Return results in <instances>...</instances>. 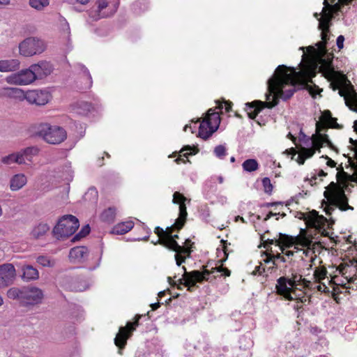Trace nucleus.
Segmentation results:
<instances>
[{
  "label": "nucleus",
  "mask_w": 357,
  "mask_h": 357,
  "mask_svg": "<svg viewBox=\"0 0 357 357\" xmlns=\"http://www.w3.org/2000/svg\"><path fill=\"white\" fill-rule=\"evenodd\" d=\"M289 70L290 68L284 65L279 66L273 76L267 81L268 93L266 97L268 101L255 100L246 103L248 114L250 119H255L265 107L273 108L277 105L279 98L283 100L290 98L296 91L297 85H305V77L301 72L291 68V73H289Z\"/></svg>",
  "instance_id": "f257e3e1"
},
{
  "label": "nucleus",
  "mask_w": 357,
  "mask_h": 357,
  "mask_svg": "<svg viewBox=\"0 0 357 357\" xmlns=\"http://www.w3.org/2000/svg\"><path fill=\"white\" fill-rule=\"evenodd\" d=\"M27 178L24 174H17L13 176L10 180V189L17 191L22 188L26 183Z\"/></svg>",
  "instance_id": "412c9836"
},
{
  "label": "nucleus",
  "mask_w": 357,
  "mask_h": 357,
  "mask_svg": "<svg viewBox=\"0 0 357 357\" xmlns=\"http://www.w3.org/2000/svg\"><path fill=\"white\" fill-rule=\"evenodd\" d=\"M326 129L325 126L321 125L319 122L316 123V131L317 134L312 135L311 139V144L312 148H303L301 151V153L306 158H310L313 156L315 153V150H318L320 152V149L326 144L328 147L332 148L333 144L330 141L327 135H323L321 132Z\"/></svg>",
  "instance_id": "6e6552de"
},
{
  "label": "nucleus",
  "mask_w": 357,
  "mask_h": 357,
  "mask_svg": "<svg viewBox=\"0 0 357 357\" xmlns=\"http://www.w3.org/2000/svg\"><path fill=\"white\" fill-rule=\"evenodd\" d=\"M96 4L98 12H100L107 6V2L105 0H98Z\"/></svg>",
  "instance_id": "603ef678"
},
{
  "label": "nucleus",
  "mask_w": 357,
  "mask_h": 357,
  "mask_svg": "<svg viewBox=\"0 0 357 357\" xmlns=\"http://www.w3.org/2000/svg\"><path fill=\"white\" fill-rule=\"evenodd\" d=\"M206 120L210 121V122H211V124H213V126L215 125L217 128L218 127L220 121L219 114L218 112H214L213 109H208V116Z\"/></svg>",
  "instance_id": "58836bf2"
},
{
  "label": "nucleus",
  "mask_w": 357,
  "mask_h": 357,
  "mask_svg": "<svg viewBox=\"0 0 357 357\" xmlns=\"http://www.w3.org/2000/svg\"><path fill=\"white\" fill-rule=\"evenodd\" d=\"M49 229L50 227L47 224L40 223L33 229L31 235L34 238L38 239L45 236Z\"/></svg>",
  "instance_id": "bb28decb"
},
{
  "label": "nucleus",
  "mask_w": 357,
  "mask_h": 357,
  "mask_svg": "<svg viewBox=\"0 0 357 357\" xmlns=\"http://www.w3.org/2000/svg\"><path fill=\"white\" fill-rule=\"evenodd\" d=\"M93 109L91 103L87 102H80L77 104V113L82 115H87Z\"/></svg>",
  "instance_id": "f704fd0d"
},
{
  "label": "nucleus",
  "mask_w": 357,
  "mask_h": 357,
  "mask_svg": "<svg viewBox=\"0 0 357 357\" xmlns=\"http://www.w3.org/2000/svg\"><path fill=\"white\" fill-rule=\"evenodd\" d=\"M336 177L337 181H348L351 176L342 170L337 174Z\"/></svg>",
  "instance_id": "8fccbe9b"
},
{
  "label": "nucleus",
  "mask_w": 357,
  "mask_h": 357,
  "mask_svg": "<svg viewBox=\"0 0 357 357\" xmlns=\"http://www.w3.org/2000/svg\"><path fill=\"white\" fill-rule=\"evenodd\" d=\"M225 109L226 112H229L231 109V103L229 102H224Z\"/></svg>",
  "instance_id": "e2e57ef3"
},
{
  "label": "nucleus",
  "mask_w": 357,
  "mask_h": 357,
  "mask_svg": "<svg viewBox=\"0 0 357 357\" xmlns=\"http://www.w3.org/2000/svg\"><path fill=\"white\" fill-rule=\"evenodd\" d=\"M213 152L216 157L222 159L227 154V149L225 146L218 145L215 147Z\"/></svg>",
  "instance_id": "a18cd8bd"
},
{
  "label": "nucleus",
  "mask_w": 357,
  "mask_h": 357,
  "mask_svg": "<svg viewBox=\"0 0 357 357\" xmlns=\"http://www.w3.org/2000/svg\"><path fill=\"white\" fill-rule=\"evenodd\" d=\"M268 242L270 244H273L275 243L277 245H282L283 246L289 248L294 244L295 241L294 237L280 233L278 239H268Z\"/></svg>",
  "instance_id": "b1692460"
},
{
  "label": "nucleus",
  "mask_w": 357,
  "mask_h": 357,
  "mask_svg": "<svg viewBox=\"0 0 357 357\" xmlns=\"http://www.w3.org/2000/svg\"><path fill=\"white\" fill-rule=\"evenodd\" d=\"M350 264H347L345 267H344L342 270H340V272L342 273L343 275H346L348 272H351V269L353 268L354 274L353 276H345L347 280H348V282H354V280L357 278V259H352L349 261Z\"/></svg>",
  "instance_id": "a878e982"
},
{
  "label": "nucleus",
  "mask_w": 357,
  "mask_h": 357,
  "mask_svg": "<svg viewBox=\"0 0 357 357\" xmlns=\"http://www.w3.org/2000/svg\"><path fill=\"white\" fill-rule=\"evenodd\" d=\"M327 175V173H326L324 171H323L322 169L321 170H319V172L317 174H314V175H312L311 176L310 178H307V180L310 181V184L312 185H313L314 184H316V180L317 178V176H319V177H323V176H326Z\"/></svg>",
  "instance_id": "de8ad7c7"
},
{
  "label": "nucleus",
  "mask_w": 357,
  "mask_h": 357,
  "mask_svg": "<svg viewBox=\"0 0 357 357\" xmlns=\"http://www.w3.org/2000/svg\"><path fill=\"white\" fill-rule=\"evenodd\" d=\"M289 285V280L287 278L282 276L278 279L276 284L277 293L279 295L282 296L285 299L288 301H293L294 298L291 296V293L294 292L292 287Z\"/></svg>",
  "instance_id": "dca6fc26"
},
{
  "label": "nucleus",
  "mask_w": 357,
  "mask_h": 357,
  "mask_svg": "<svg viewBox=\"0 0 357 357\" xmlns=\"http://www.w3.org/2000/svg\"><path fill=\"white\" fill-rule=\"evenodd\" d=\"M20 156L21 155H19V152L17 151L3 157L1 161L6 165H10L14 163L22 165Z\"/></svg>",
  "instance_id": "cd10ccee"
},
{
  "label": "nucleus",
  "mask_w": 357,
  "mask_h": 357,
  "mask_svg": "<svg viewBox=\"0 0 357 357\" xmlns=\"http://www.w3.org/2000/svg\"><path fill=\"white\" fill-rule=\"evenodd\" d=\"M44 294L41 289L35 286L22 287V301L25 305H34L42 303Z\"/></svg>",
  "instance_id": "9d476101"
},
{
  "label": "nucleus",
  "mask_w": 357,
  "mask_h": 357,
  "mask_svg": "<svg viewBox=\"0 0 357 357\" xmlns=\"http://www.w3.org/2000/svg\"><path fill=\"white\" fill-rule=\"evenodd\" d=\"M60 176L67 184L73 180V171L72 170L70 165H66L63 168L62 175Z\"/></svg>",
  "instance_id": "c9c22d12"
},
{
  "label": "nucleus",
  "mask_w": 357,
  "mask_h": 357,
  "mask_svg": "<svg viewBox=\"0 0 357 357\" xmlns=\"http://www.w3.org/2000/svg\"><path fill=\"white\" fill-rule=\"evenodd\" d=\"M321 158L327 160V162H326V165L328 166V167H335L336 165V162L333 160L332 159H331L328 155H322Z\"/></svg>",
  "instance_id": "4d7b16f0"
},
{
  "label": "nucleus",
  "mask_w": 357,
  "mask_h": 357,
  "mask_svg": "<svg viewBox=\"0 0 357 357\" xmlns=\"http://www.w3.org/2000/svg\"><path fill=\"white\" fill-rule=\"evenodd\" d=\"M262 184L264 188V190L267 193H270L273 190V185L271 184L270 178L265 177L262 179Z\"/></svg>",
  "instance_id": "49530a36"
},
{
  "label": "nucleus",
  "mask_w": 357,
  "mask_h": 357,
  "mask_svg": "<svg viewBox=\"0 0 357 357\" xmlns=\"http://www.w3.org/2000/svg\"><path fill=\"white\" fill-rule=\"evenodd\" d=\"M18 152L19 155H21L22 165H23L26 164V162H31L33 157L38 155L40 149L37 146H31L22 149Z\"/></svg>",
  "instance_id": "f3484780"
},
{
  "label": "nucleus",
  "mask_w": 357,
  "mask_h": 357,
  "mask_svg": "<svg viewBox=\"0 0 357 357\" xmlns=\"http://www.w3.org/2000/svg\"><path fill=\"white\" fill-rule=\"evenodd\" d=\"M35 135L50 144H59L67 137L66 131L61 127L40 123L36 126Z\"/></svg>",
  "instance_id": "423d86ee"
},
{
  "label": "nucleus",
  "mask_w": 357,
  "mask_h": 357,
  "mask_svg": "<svg viewBox=\"0 0 357 357\" xmlns=\"http://www.w3.org/2000/svg\"><path fill=\"white\" fill-rule=\"evenodd\" d=\"M264 262L267 264V263H269V262H273V259H272V257L271 255H269V256H266V257L265 259H263Z\"/></svg>",
  "instance_id": "774afa93"
},
{
  "label": "nucleus",
  "mask_w": 357,
  "mask_h": 357,
  "mask_svg": "<svg viewBox=\"0 0 357 357\" xmlns=\"http://www.w3.org/2000/svg\"><path fill=\"white\" fill-rule=\"evenodd\" d=\"M7 296L9 298L18 299L21 302L22 301V287L18 288H10L8 292Z\"/></svg>",
  "instance_id": "4c0bfd02"
},
{
  "label": "nucleus",
  "mask_w": 357,
  "mask_h": 357,
  "mask_svg": "<svg viewBox=\"0 0 357 357\" xmlns=\"http://www.w3.org/2000/svg\"><path fill=\"white\" fill-rule=\"evenodd\" d=\"M280 215V213H277L269 212V213L266 215V218H264V221L268 220L269 218H271V217L277 216V215Z\"/></svg>",
  "instance_id": "0e129e2a"
},
{
  "label": "nucleus",
  "mask_w": 357,
  "mask_h": 357,
  "mask_svg": "<svg viewBox=\"0 0 357 357\" xmlns=\"http://www.w3.org/2000/svg\"><path fill=\"white\" fill-rule=\"evenodd\" d=\"M324 117L326 119L328 123L331 125H333L334 123H336L337 119L332 117L331 113L330 111L327 110L325 111L324 113Z\"/></svg>",
  "instance_id": "09e8293b"
},
{
  "label": "nucleus",
  "mask_w": 357,
  "mask_h": 357,
  "mask_svg": "<svg viewBox=\"0 0 357 357\" xmlns=\"http://www.w3.org/2000/svg\"><path fill=\"white\" fill-rule=\"evenodd\" d=\"M326 188L324 196L327 202L323 201L322 205L324 203L326 204L324 211L327 215H330L337 207L343 211L354 209L348 204V199L344 190L337 183L332 181Z\"/></svg>",
  "instance_id": "39448f33"
},
{
  "label": "nucleus",
  "mask_w": 357,
  "mask_h": 357,
  "mask_svg": "<svg viewBox=\"0 0 357 357\" xmlns=\"http://www.w3.org/2000/svg\"><path fill=\"white\" fill-rule=\"evenodd\" d=\"M116 215V210L114 208L109 207L105 210L101 214V219L104 222H112L114 221Z\"/></svg>",
  "instance_id": "473e14b6"
},
{
  "label": "nucleus",
  "mask_w": 357,
  "mask_h": 357,
  "mask_svg": "<svg viewBox=\"0 0 357 357\" xmlns=\"http://www.w3.org/2000/svg\"><path fill=\"white\" fill-rule=\"evenodd\" d=\"M85 199L95 202L98 199V191L95 188H90L84 195Z\"/></svg>",
  "instance_id": "37998d69"
},
{
  "label": "nucleus",
  "mask_w": 357,
  "mask_h": 357,
  "mask_svg": "<svg viewBox=\"0 0 357 357\" xmlns=\"http://www.w3.org/2000/svg\"><path fill=\"white\" fill-rule=\"evenodd\" d=\"M133 227L134 222L132 221L120 222L113 227L112 233L116 235H123L130 231Z\"/></svg>",
  "instance_id": "4be33fe9"
},
{
  "label": "nucleus",
  "mask_w": 357,
  "mask_h": 357,
  "mask_svg": "<svg viewBox=\"0 0 357 357\" xmlns=\"http://www.w3.org/2000/svg\"><path fill=\"white\" fill-rule=\"evenodd\" d=\"M24 91L15 87H3L0 89V96L22 100L25 98Z\"/></svg>",
  "instance_id": "a211bd4d"
},
{
  "label": "nucleus",
  "mask_w": 357,
  "mask_h": 357,
  "mask_svg": "<svg viewBox=\"0 0 357 357\" xmlns=\"http://www.w3.org/2000/svg\"><path fill=\"white\" fill-rule=\"evenodd\" d=\"M36 262L43 267L53 268L56 265V260L47 255H39L36 258Z\"/></svg>",
  "instance_id": "c85d7f7f"
},
{
  "label": "nucleus",
  "mask_w": 357,
  "mask_h": 357,
  "mask_svg": "<svg viewBox=\"0 0 357 357\" xmlns=\"http://www.w3.org/2000/svg\"><path fill=\"white\" fill-rule=\"evenodd\" d=\"M32 72L34 73L35 79H43L50 75L53 68L50 63L47 61H40L31 66Z\"/></svg>",
  "instance_id": "2eb2a0df"
},
{
  "label": "nucleus",
  "mask_w": 357,
  "mask_h": 357,
  "mask_svg": "<svg viewBox=\"0 0 357 357\" xmlns=\"http://www.w3.org/2000/svg\"><path fill=\"white\" fill-rule=\"evenodd\" d=\"M77 67L82 72L84 78L86 80V83L84 86L82 87V89H89L92 86V77L91 74L89 73V70L82 64H78Z\"/></svg>",
  "instance_id": "c756f323"
},
{
  "label": "nucleus",
  "mask_w": 357,
  "mask_h": 357,
  "mask_svg": "<svg viewBox=\"0 0 357 357\" xmlns=\"http://www.w3.org/2000/svg\"><path fill=\"white\" fill-rule=\"evenodd\" d=\"M34 73L32 72L31 66L29 68L10 75L6 78V81L10 84L28 85L33 83L35 79Z\"/></svg>",
  "instance_id": "9b49d317"
},
{
  "label": "nucleus",
  "mask_w": 357,
  "mask_h": 357,
  "mask_svg": "<svg viewBox=\"0 0 357 357\" xmlns=\"http://www.w3.org/2000/svg\"><path fill=\"white\" fill-rule=\"evenodd\" d=\"M281 256L282 255L280 254H277L275 255H271L272 259H273V266L272 267H270L268 268V270H273V268H276L278 267V264H276V260H280Z\"/></svg>",
  "instance_id": "5fc2aeb1"
},
{
  "label": "nucleus",
  "mask_w": 357,
  "mask_h": 357,
  "mask_svg": "<svg viewBox=\"0 0 357 357\" xmlns=\"http://www.w3.org/2000/svg\"><path fill=\"white\" fill-rule=\"evenodd\" d=\"M79 226V220L75 216L65 215L54 227L53 234L57 239L67 238L73 234Z\"/></svg>",
  "instance_id": "0eeeda50"
},
{
  "label": "nucleus",
  "mask_w": 357,
  "mask_h": 357,
  "mask_svg": "<svg viewBox=\"0 0 357 357\" xmlns=\"http://www.w3.org/2000/svg\"><path fill=\"white\" fill-rule=\"evenodd\" d=\"M139 319H137L134 323L128 322L126 327H121L119 331L117 333L114 343L116 347L119 349H123L127 343V340L130 337V334L128 333V330L130 332L133 331L135 329V326L138 325Z\"/></svg>",
  "instance_id": "f8f14e48"
},
{
  "label": "nucleus",
  "mask_w": 357,
  "mask_h": 357,
  "mask_svg": "<svg viewBox=\"0 0 357 357\" xmlns=\"http://www.w3.org/2000/svg\"><path fill=\"white\" fill-rule=\"evenodd\" d=\"M73 290L76 291H83L89 288V284L86 281L82 280L80 282H74L71 286Z\"/></svg>",
  "instance_id": "ea45409f"
},
{
  "label": "nucleus",
  "mask_w": 357,
  "mask_h": 357,
  "mask_svg": "<svg viewBox=\"0 0 357 357\" xmlns=\"http://www.w3.org/2000/svg\"><path fill=\"white\" fill-rule=\"evenodd\" d=\"M29 6L38 11L43 10L45 7H47L49 3V0H29Z\"/></svg>",
  "instance_id": "72a5a7b5"
},
{
  "label": "nucleus",
  "mask_w": 357,
  "mask_h": 357,
  "mask_svg": "<svg viewBox=\"0 0 357 357\" xmlns=\"http://www.w3.org/2000/svg\"><path fill=\"white\" fill-rule=\"evenodd\" d=\"M349 142L355 146L356 149V153H357V140H354L352 138L349 139Z\"/></svg>",
  "instance_id": "338daca9"
},
{
  "label": "nucleus",
  "mask_w": 357,
  "mask_h": 357,
  "mask_svg": "<svg viewBox=\"0 0 357 357\" xmlns=\"http://www.w3.org/2000/svg\"><path fill=\"white\" fill-rule=\"evenodd\" d=\"M334 2H335V0H331V3H334ZM323 4L324 6L322 9V12L324 13V17H325V15L328 14V13L331 14V15L333 16L332 14L331 13V12H327V8H328V6H330V3H328V0H324Z\"/></svg>",
  "instance_id": "6e6d98bb"
},
{
  "label": "nucleus",
  "mask_w": 357,
  "mask_h": 357,
  "mask_svg": "<svg viewBox=\"0 0 357 357\" xmlns=\"http://www.w3.org/2000/svg\"><path fill=\"white\" fill-rule=\"evenodd\" d=\"M282 252L284 254L285 256H287V257H292L294 254V251H290V250H288V251H286V252H284V250L282 249Z\"/></svg>",
  "instance_id": "69168bd1"
},
{
  "label": "nucleus",
  "mask_w": 357,
  "mask_h": 357,
  "mask_svg": "<svg viewBox=\"0 0 357 357\" xmlns=\"http://www.w3.org/2000/svg\"><path fill=\"white\" fill-rule=\"evenodd\" d=\"M22 280L25 282L34 281L39 278L38 269L30 264H24L22 266Z\"/></svg>",
  "instance_id": "6ab92c4d"
},
{
  "label": "nucleus",
  "mask_w": 357,
  "mask_h": 357,
  "mask_svg": "<svg viewBox=\"0 0 357 357\" xmlns=\"http://www.w3.org/2000/svg\"><path fill=\"white\" fill-rule=\"evenodd\" d=\"M352 1V0H339L338 3H334L333 5L330 4L327 8V12H331L333 15V19L334 18V15L337 14L338 12L341 11V5L340 4H349Z\"/></svg>",
  "instance_id": "2f4dec72"
},
{
  "label": "nucleus",
  "mask_w": 357,
  "mask_h": 357,
  "mask_svg": "<svg viewBox=\"0 0 357 357\" xmlns=\"http://www.w3.org/2000/svg\"><path fill=\"white\" fill-rule=\"evenodd\" d=\"M266 270H265V268L264 267H262L261 266V263L260 264V265L259 266H257L255 268V270L253 271V274L254 275H262L264 273H265Z\"/></svg>",
  "instance_id": "864d4df0"
},
{
  "label": "nucleus",
  "mask_w": 357,
  "mask_h": 357,
  "mask_svg": "<svg viewBox=\"0 0 357 357\" xmlns=\"http://www.w3.org/2000/svg\"><path fill=\"white\" fill-rule=\"evenodd\" d=\"M344 41V38L343 36L340 35L337 37L336 43L339 49H342L343 47Z\"/></svg>",
  "instance_id": "13d9d810"
},
{
  "label": "nucleus",
  "mask_w": 357,
  "mask_h": 357,
  "mask_svg": "<svg viewBox=\"0 0 357 357\" xmlns=\"http://www.w3.org/2000/svg\"><path fill=\"white\" fill-rule=\"evenodd\" d=\"M333 16L331 14H326L323 19L319 20L318 28L321 31V37L322 41L316 43L317 46V54L319 56V63L323 68L324 73L326 77L330 79L339 81L342 85L339 90L340 96L344 97L345 104L350 109L357 112V93L350 81L344 75H339L333 67L332 60L328 59L326 60L323 58L326 54V43L329 40V28L331 24Z\"/></svg>",
  "instance_id": "f03ea898"
},
{
  "label": "nucleus",
  "mask_w": 357,
  "mask_h": 357,
  "mask_svg": "<svg viewBox=\"0 0 357 357\" xmlns=\"http://www.w3.org/2000/svg\"><path fill=\"white\" fill-rule=\"evenodd\" d=\"M294 238V243H297V244H299L301 245H302L303 247H310L311 245V243H312V241L306 237V236H298L296 238Z\"/></svg>",
  "instance_id": "79ce46f5"
},
{
  "label": "nucleus",
  "mask_w": 357,
  "mask_h": 357,
  "mask_svg": "<svg viewBox=\"0 0 357 357\" xmlns=\"http://www.w3.org/2000/svg\"><path fill=\"white\" fill-rule=\"evenodd\" d=\"M291 275L292 278L291 279H288L289 286H290L292 288H294L297 286L301 285L300 281L302 280V276L297 274H294L293 273H291Z\"/></svg>",
  "instance_id": "c03bdc74"
},
{
  "label": "nucleus",
  "mask_w": 357,
  "mask_h": 357,
  "mask_svg": "<svg viewBox=\"0 0 357 357\" xmlns=\"http://www.w3.org/2000/svg\"><path fill=\"white\" fill-rule=\"evenodd\" d=\"M217 130V126H213L210 121H206V119L203 121L199 128V135L204 139H208L215 130Z\"/></svg>",
  "instance_id": "aec40b11"
},
{
  "label": "nucleus",
  "mask_w": 357,
  "mask_h": 357,
  "mask_svg": "<svg viewBox=\"0 0 357 357\" xmlns=\"http://www.w3.org/2000/svg\"><path fill=\"white\" fill-rule=\"evenodd\" d=\"M242 167L244 171L252 172L258 169L259 163L255 159H248L243 162Z\"/></svg>",
  "instance_id": "7c9ffc66"
},
{
  "label": "nucleus",
  "mask_w": 357,
  "mask_h": 357,
  "mask_svg": "<svg viewBox=\"0 0 357 357\" xmlns=\"http://www.w3.org/2000/svg\"><path fill=\"white\" fill-rule=\"evenodd\" d=\"M90 232V227L89 225L82 227L81 231L77 234L72 239V241L75 242L79 241L81 238L85 237Z\"/></svg>",
  "instance_id": "a19ab883"
},
{
  "label": "nucleus",
  "mask_w": 357,
  "mask_h": 357,
  "mask_svg": "<svg viewBox=\"0 0 357 357\" xmlns=\"http://www.w3.org/2000/svg\"><path fill=\"white\" fill-rule=\"evenodd\" d=\"M314 278L316 280L320 281L325 278L326 276V271H320V270H316L314 273Z\"/></svg>",
  "instance_id": "3c124183"
},
{
  "label": "nucleus",
  "mask_w": 357,
  "mask_h": 357,
  "mask_svg": "<svg viewBox=\"0 0 357 357\" xmlns=\"http://www.w3.org/2000/svg\"><path fill=\"white\" fill-rule=\"evenodd\" d=\"M45 50V44L44 41L35 37H29L19 44L20 54L24 56L40 54Z\"/></svg>",
  "instance_id": "1a4fd4ad"
},
{
  "label": "nucleus",
  "mask_w": 357,
  "mask_h": 357,
  "mask_svg": "<svg viewBox=\"0 0 357 357\" xmlns=\"http://www.w3.org/2000/svg\"><path fill=\"white\" fill-rule=\"evenodd\" d=\"M25 99L31 104L44 105L49 101L50 93L43 90H31L26 93Z\"/></svg>",
  "instance_id": "ddd939ff"
},
{
  "label": "nucleus",
  "mask_w": 357,
  "mask_h": 357,
  "mask_svg": "<svg viewBox=\"0 0 357 357\" xmlns=\"http://www.w3.org/2000/svg\"><path fill=\"white\" fill-rule=\"evenodd\" d=\"M313 213L314 215L311 219V222L313 226L317 227L324 225L328 222L326 218L323 215H319L316 211H314Z\"/></svg>",
  "instance_id": "e433bc0d"
},
{
  "label": "nucleus",
  "mask_w": 357,
  "mask_h": 357,
  "mask_svg": "<svg viewBox=\"0 0 357 357\" xmlns=\"http://www.w3.org/2000/svg\"><path fill=\"white\" fill-rule=\"evenodd\" d=\"M300 282H301V285L303 286L304 287H307V288H308L310 284V282L307 280L305 278H302V280L300 281Z\"/></svg>",
  "instance_id": "680f3d73"
},
{
  "label": "nucleus",
  "mask_w": 357,
  "mask_h": 357,
  "mask_svg": "<svg viewBox=\"0 0 357 357\" xmlns=\"http://www.w3.org/2000/svg\"><path fill=\"white\" fill-rule=\"evenodd\" d=\"M87 255L88 249L86 247L78 246L70 250L69 257L73 259L82 260L87 257Z\"/></svg>",
  "instance_id": "393cba45"
},
{
  "label": "nucleus",
  "mask_w": 357,
  "mask_h": 357,
  "mask_svg": "<svg viewBox=\"0 0 357 357\" xmlns=\"http://www.w3.org/2000/svg\"><path fill=\"white\" fill-rule=\"evenodd\" d=\"M185 200L186 198L183 195L178 192H175L173 195V202L174 204H179V217L176 220L175 223L172 226L167 227L166 230H163V229L160 227H156L154 230L155 234L158 235V239L154 244L156 245L159 243L176 252L175 259L178 266L183 263L185 259L181 254L189 253V252L188 248L179 245L178 243L174 241L172 238V233L175 229L180 230L185 222L188 215L186 206L184 203Z\"/></svg>",
  "instance_id": "7ed1b4c3"
},
{
  "label": "nucleus",
  "mask_w": 357,
  "mask_h": 357,
  "mask_svg": "<svg viewBox=\"0 0 357 357\" xmlns=\"http://www.w3.org/2000/svg\"><path fill=\"white\" fill-rule=\"evenodd\" d=\"M305 161V158L303 156V155L301 153L297 158V162L299 165H303Z\"/></svg>",
  "instance_id": "052dcab7"
},
{
  "label": "nucleus",
  "mask_w": 357,
  "mask_h": 357,
  "mask_svg": "<svg viewBox=\"0 0 357 357\" xmlns=\"http://www.w3.org/2000/svg\"><path fill=\"white\" fill-rule=\"evenodd\" d=\"M15 276V268L11 264H4L0 266V288L4 287L13 282Z\"/></svg>",
  "instance_id": "4468645a"
},
{
  "label": "nucleus",
  "mask_w": 357,
  "mask_h": 357,
  "mask_svg": "<svg viewBox=\"0 0 357 357\" xmlns=\"http://www.w3.org/2000/svg\"><path fill=\"white\" fill-rule=\"evenodd\" d=\"M218 262L222 263V261L220 260L218 261ZM183 268L185 273L183 275V278L178 280V289H181L179 285L183 284L188 287V291H192L197 282L201 283L203 281L212 282L219 276V273H220V276L225 277L229 276L231 274V271L227 268L223 267L222 264L215 268H212L211 271L204 269L202 272L199 271L187 272L184 266Z\"/></svg>",
  "instance_id": "20e7f679"
},
{
  "label": "nucleus",
  "mask_w": 357,
  "mask_h": 357,
  "mask_svg": "<svg viewBox=\"0 0 357 357\" xmlns=\"http://www.w3.org/2000/svg\"><path fill=\"white\" fill-rule=\"evenodd\" d=\"M20 61L17 59L0 61V72H10L17 70L20 67Z\"/></svg>",
  "instance_id": "5701e85b"
},
{
  "label": "nucleus",
  "mask_w": 357,
  "mask_h": 357,
  "mask_svg": "<svg viewBox=\"0 0 357 357\" xmlns=\"http://www.w3.org/2000/svg\"><path fill=\"white\" fill-rule=\"evenodd\" d=\"M316 288L320 292H326L328 291V287L324 284H318Z\"/></svg>",
  "instance_id": "bf43d9fd"
}]
</instances>
